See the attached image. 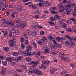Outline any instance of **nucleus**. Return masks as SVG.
Segmentation results:
<instances>
[{"label": "nucleus", "instance_id": "obj_20", "mask_svg": "<svg viewBox=\"0 0 76 76\" xmlns=\"http://www.w3.org/2000/svg\"><path fill=\"white\" fill-rule=\"evenodd\" d=\"M26 25L25 24L23 23V24H21L20 25V26L21 28H24L25 27Z\"/></svg>", "mask_w": 76, "mask_h": 76}, {"label": "nucleus", "instance_id": "obj_27", "mask_svg": "<svg viewBox=\"0 0 76 76\" xmlns=\"http://www.w3.org/2000/svg\"><path fill=\"white\" fill-rule=\"evenodd\" d=\"M20 42L22 44L24 43V42H25V39H24L23 37H22L21 38Z\"/></svg>", "mask_w": 76, "mask_h": 76}, {"label": "nucleus", "instance_id": "obj_33", "mask_svg": "<svg viewBox=\"0 0 76 76\" xmlns=\"http://www.w3.org/2000/svg\"><path fill=\"white\" fill-rule=\"evenodd\" d=\"M65 44L66 45H70V43L69 41H66L65 42Z\"/></svg>", "mask_w": 76, "mask_h": 76}, {"label": "nucleus", "instance_id": "obj_43", "mask_svg": "<svg viewBox=\"0 0 76 76\" xmlns=\"http://www.w3.org/2000/svg\"><path fill=\"white\" fill-rule=\"evenodd\" d=\"M2 63L4 65V66H6V65L7 64V62H6V61H3Z\"/></svg>", "mask_w": 76, "mask_h": 76}, {"label": "nucleus", "instance_id": "obj_7", "mask_svg": "<svg viewBox=\"0 0 76 76\" xmlns=\"http://www.w3.org/2000/svg\"><path fill=\"white\" fill-rule=\"evenodd\" d=\"M23 58V56H19L18 58H16L15 59V61L18 62V61H19L22 58Z\"/></svg>", "mask_w": 76, "mask_h": 76}, {"label": "nucleus", "instance_id": "obj_12", "mask_svg": "<svg viewBox=\"0 0 76 76\" xmlns=\"http://www.w3.org/2000/svg\"><path fill=\"white\" fill-rule=\"evenodd\" d=\"M6 60L8 61H9V62H12V61H13V59L12 58H6Z\"/></svg>", "mask_w": 76, "mask_h": 76}, {"label": "nucleus", "instance_id": "obj_36", "mask_svg": "<svg viewBox=\"0 0 76 76\" xmlns=\"http://www.w3.org/2000/svg\"><path fill=\"white\" fill-rule=\"evenodd\" d=\"M61 59L65 61L66 60V58L64 56H62L61 57Z\"/></svg>", "mask_w": 76, "mask_h": 76}, {"label": "nucleus", "instance_id": "obj_6", "mask_svg": "<svg viewBox=\"0 0 76 76\" xmlns=\"http://www.w3.org/2000/svg\"><path fill=\"white\" fill-rule=\"evenodd\" d=\"M49 46L51 49H54L55 48V46L54 44H52V43L50 42L48 43Z\"/></svg>", "mask_w": 76, "mask_h": 76}, {"label": "nucleus", "instance_id": "obj_56", "mask_svg": "<svg viewBox=\"0 0 76 76\" xmlns=\"http://www.w3.org/2000/svg\"><path fill=\"white\" fill-rule=\"evenodd\" d=\"M67 30L70 32H72V29L70 28H68Z\"/></svg>", "mask_w": 76, "mask_h": 76}, {"label": "nucleus", "instance_id": "obj_1", "mask_svg": "<svg viewBox=\"0 0 76 76\" xmlns=\"http://www.w3.org/2000/svg\"><path fill=\"white\" fill-rule=\"evenodd\" d=\"M27 49L26 50V53L24 56H32V54H31V50L32 49V46H31L28 45L27 47Z\"/></svg>", "mask_w": 76, "mask_h": 76}, {"label": "nucleus", "instance_id": "obj_37", "mask_svg": "<svg viewBox=\"0 0 76 76\" xmlns=\"http://www.w3.org/2000/svg\"><path fill=\"white\" fill-rule=\"evenodd\" d=\"M35 62L31 61L30 62L28 63V64H34Z\"/></svg>", "mask_w": 76, "mask_h": 76}, {"label": "nucleus", "instance_id": "obj_47", "mask_svg": "<svg viewBox=\"0 0 76 76\" xmlns=\"http://www.w3.org/2000/svg\"><path fill=\"white\" fill-rule=\"evenodd\" d=\"M56 39L58 41V42L60 41V40L61 39V38H60L58 37H56Z\"/></svg>", "mask_w": 76, "mask_h": 76}, {"label": "nucleus", "instance_id": "obj_15", "mask_svg": "<svg viewBox=\"0 0 76 76\" xmlns=\"http://www.w3.org/2000/svg\"><path fill=\"white\" fill-rule=\"evenodd\" d=\"M2 34L4 36H6L8 34V32L7 31H2Z\"/></svg>", "mask_w": 76, "mask_h": 76}, {"label": "nucleus", "instance_id": "obj_25", "mask_svg": "<svg viewBox=\"0 0 76 76\" xmlns=\"http://www.w3.org/2000/svg\"><path fill=\"white\" fill-rule=\"evenodd\" d=\"M15 73V70H12L10 71L9 72V75H11L13 73Z\"/></svg>", "mask_w": 76, "mask_h": 76}, {"label": "nucleus", "instance_id": "obj_3", "mask_svg": "<svg viewBox=\"0 0 76 76\" xmlns=\"http://www.w3.org/2000/svg\"><path fill=\"white\" fill-rule=\"evenodd\" d=\"M29 73H37L39 75H42V72L38 70L35 69L33 71L30 70Z\"/></svg>", "mask_w": 76, "mask_h": 76}, {"label": "nucleus", "instance_id": "obj_51", "mask_svg": "<svg viewBox=\"0 0 76 76\" xmlns=\"http://www.w3.org/2000/svg\"><path fill=\"white\" fill-rule=\"evenodd\" d=\"M0 58L1 60H4V58L2 56H0Z\"/></svg>", "mask_w": 76, "mask_h": 76}, {"label": "nucleus", "instance_id": "obj_41", "mask_svg": "<svg viewBox=\"0 0 76 76\" xmlns=\"http://www.w3.org/2000/svg\"><path fill=\"white\" fill-rule=\"evenodd\" d=\"M50 51V50L49 49H46L45 50V52L46 53H48Z\"/></svg>", "mask_w": 76, "mask_h": 76}, {"label": "nucleus", "instance_id": "obj_39", "mask_svg": "<svg viewBox=\"0 0 76 76\" xmlns=\"http://www.w3.org/2000/svg\"><path fill=\"white\" fill-rule=\"evenodd\" d=\"M37 25H34L33 26V29L34 30H36V29H37Z\"/></svg>", "mask_w": 76, "mask_h": 76}, {"label": "nucleus", "instance_id": "obj_31", "mask_svg": "<svg viewBox=\"0 0 76 76\" xmlns=\"http://www.w3.org/2000/svg\"><path fill=\"white\" fill-rule=\"evenodd\" d=\"M21 68L23 70H25L27 69V67L25 65H22Z\"/></svg>", "mask_w": 76, "mask_h": 76}, {"label": "nucleus", "instance_id": "obj_55", "mask_svg": "<svg viewBox=\"0 0 76 76\" xmlns=\"http://www.w3.org/2000/svg\"><path fill=\"white\" fill-rule=\"evenodd\" d=\"M59 23L60 25H63V21H60L59 22Z\"/></svg>", "mask_w": 76, "mask_h": 76}, {"label": "nucleus", "instance_id": "obj_28", "mask_svg": "<svg viewBox=\"0 0 76 76\" xmlns=\"http://www.w3.org/2000/svg\"><path fill=\"white\" fill-rule=\"evenodd\" d=\"M67 73V71H65L61 72V74L62 75H64L65 73Z\"/></svg>", "mask_w": 76, "mask_h": 76}, {"label": "nucleus", "instance_id": "obj_23", "mask_svg": "<svg viewBox=\"0 0 76 76\" xmlns=\"http://www.w3.org/2000/svg\"><path fill=\"white\" fill-rule=\"evenodd\" d=\"M30 6L34 9L37 8V6H36V5H31Z\"/></svg>", "mask_w": 76, "mask_h": 76}, {"label": "nucleus", "instance_id": "obj_40", "mask_svg": "<svg viewBox=\"0 0 76 76\" xmlns=\"http://www.w3.org/2000/svg\"><path fill=\"white\" fill-rule=\"evenodd\" d=\"M29 32L30 31L29 30H27L26 31L25 33L24 34L28 35H29Z\"/></svg>", "mask_w": 76, "mask_h": 76}, {"label": "nucleus", "instance_id": "obj_50", "mask_svg": "<svg viewBox=\"0 0 76 76\" xmlns=\"http://www.w3.org/2000/svg\"><path fill=\"white\" fill-rule=\"evenodd\" d=\"M33 45L35 48H37V45L36 43H34V44H33Z\"/></svg>", "mask_w": 76, "mask_h": 76}, {"label": "nucleus", "instance_id": "obj_14", "mask_svg": "<svg viewBox=\"0 0 76 76\" xmlns=\"http://www.w3.org/2000/svg\"><path fill=\"white\" fill-rule=\"evenodd\" d=\"M37 33L36 31H34L32 32L31 34V37H33L34 36H35L37 35Z\"/></svg>", "mask_w": 76, "mask_h": 76}, {"label": "nucleus", "instance_id": "obj_49", "mask_svg": "<svg viewBox=\"0 0 76 76\" xmlns=\"http://www.w3.org/2000/svg\"><path fill=\"white\" fill-rule=\"evenodd\" d=\"M66 23L67 25H69L71 23L70 21L69 20H67L66 22Z\"/></svg>", "mask_w": 76, "mask_h": 76}, {"label": "nucleus", "instance_id": "obj_58", "mask_svg": "<svg viewBox=\"0 0 76 76\" xmlns=\"http://www.w3.org/2000/svg\"><path fill=\"white\" fill-rule=\"evenodd\" d=\"M50 11H51V13H52L53 14H54V13L55 11H54V10H53V9L52 8L50 10Z\"/></svg>", "mask_w": 76, "mask_h": 76}, {"label": "nucleus", "instance_id": "obj_30", "mask_svg": "<svg viewBox=\"0 0 76 76\" xmlns=\"http://www.w3.org/2000/svg\"><path fill=\"white\" fill-rule=\"evenodd\" d=\"M57 54V52L55 51V52H51V54L53 55H56Z\"/></svg>", "mask_w": 76, "mask_h": 76}, {"label": "nucleus", "instance_id": "obj_32", "mask_svg": "<svg viewBox=\"0 0 76 76\" xmlns=\"http://www.w3.org/2000/svg\"><path fill=\"white\" fill-rule=\"evenodd\" d=\"M72 14L73 15V16H76V12L74 11H72Z\"/></svg>", "mask_w": 76, "mask_h": 76}, {"label": "nucleus", "instance_id": "obj_53", "mask_svg": "<svg viewBox=\"0 0 76 76\" xmlns=\"http://www.w3.org/2000/svg\"><path fill=\"white\" fill-rule=\"evenodd\" d=\"M42 39L44 40L45 42H47V39L45 37H43L42 38Z\"/></svg>", "mask_w": 76, "mask_h": 76}, {"label": "nucleus", "instance_id": "obj_22", "mask_svg": "<svg viewBox=\"0 0 76 76\" xmlns=\"http://www.w3.org/2000/svg\"><path fill=\"white\" fill-rule=\"evenodd\" d=\"M61 18V15H58L56 16H55L54 17V18L55 19H60Z\"/></svg>", "mask_w": 76, "mask_h": 76}, {"label": "nucleus", "instance_id": "obj_21", "mask_svg": "<svg viewBox=\"0 0 76 76\" xmlns=\"http://www.w3.org/2000/svg\"><path fill=\"white\" fill-rule=\"evenodd\" d=\"M18 54L19 55H22V54H23V51H22V50H20L18 51Z\"/></svg>", "mask_w": 76, "mask_h": 76}, {"label": "nucleus", "instance_id": "obj_57", "mask_svg": "<svg viewBox=\"0 0 76 76\" xmlns=\"http://www.w3.org/2000/svg\"><path fill=\"white\" fill-rule=\"evenodd\" d=\"M39 17V16L38 15H36V16H35V18L36 19H38Z\"/></svg>", "mask_w": 76, "mask_h": 76}, {"label": "nucleus", "instance_id": "obj_52", "mask_svg": "<svg viewBox=\"0 0 76 76\" xmlns=\"http://www.w3.org/2000/svg\"><path fill=\"white\" fill-rule=\"evenodd\" d=\"M9 50V48H8V47H6L4 48V50L5 51H8Z\"/></svg>", "mask_w": 76, "mask_h": 76}, {"label": "nucleus", "instance_id": "obj_62", "mask_svg": "<svg viewBox=\"0 0 76 76\" xmlns=\"http://www.w3.org/2000/svg\"><path fill=\"white\" fill-rule=\"evenodd\" d=\"M52 9H53V10H57V7H52Z\"/></svg>", "mask_w": 76, "mask_h": 76}, {"label": "nucleus", "instance_id": "obj_19", "mask_svg": "<svg viewBox=\"0 0 76 76\" xmlns=\"http://www.w3.org/2000/svg\"><path fill=\"white\" fill-rule=\"evenodd\" d=\"M65 38H66L68 39H69V40H72V38L70 37L69 35H66L65 36Z\"/></svg>", "mask_w": 76, "mask_h": 76}, {"label": "nucleus", "instance_id": "obj_63", "mask_svg": "<svg viewBox=\"0 0 76 76\" xmlns=\"http://www.w3.org/2000/svg\"><path fill=\"white\" fill-rule=\"evenodd\" d=\"M64 10H59L58 12L59 13H61L62 12H63Z\"/></svg>", "mask_w": 76, "mask_h": 76}, {"label": "nucleus", "instance_id": "obj_4", "mask_svg": "<svg viewBox=\"0 0 76 76\" xmlns=\"http://www.w3.org/2000/svg\"><path fill=\"white\" fill-rule=\"evenodd\" d=\"M19 30L17 29H14L12 30V32H10V37H12V33L14 34H19Z\"/></svg>", "mask_w": 76, "mask_h": 76}, {"label": "nucleus", "instance_id": "obj_2", "mask_svg": "<svg viewBox=\"0 0 76 76\" xmlns=\"http://www.w3.org/2000/svg\"><path fill=\"white\" fill-rule=\"evenodd\" d=\"M4 23L5 24H7V25H9L13 26L15 25V26H20V24L18 23H15L12 21V20H10L8 21L5 20L4 21Z\"/></svg>", "mask_w": 76, "mask_h": 76}, {"label": "nucleus", "instance_id": "obj_18", "mask_svg": "<svg viewBox=\"0 0 76 76\" xmlns=\"http://www.w3.org/2000/svg\"><path fill=\"white\" fill-rule=\"evenodd\" d=\"M25 60L26 61L28 62H29V61H31V60H32V58L29 57H28L26 58Z\"/></svg>", "mask_w": 76, "mask_h": 76}, {"label": "nucleus", "instance_id": "obj_60", "mask_svg": "<svg viewBox=\"0 0 76 76\" xmlns=\"http://www.w3.org/2000/svg\"><path fill=\"white\" fill-rule=\"evenodd\" d=\"M70 20H72V21H75V18H70Z\"/></svg>", "mask_w": 76, "mask_h": 76}, {"label": "nucleus", "instance_id": "obj_5", "mask_svg": "<svg viewBox=\"0 0 76 76\" xmlns=\"http://www.w3.org/2000/svg\"><path fill=\"white\" fill-rule=\"evenodd\" d=\"M8 44L10 47H15L16 45V43L15 41L11 40H9L8 42Z\"/></svg>", "mask_w": 76, "mask_h": 76}, {"label": "nucleus", "instance_id": "obj_35", "mask_svg": "<svg viewBox=\"0 0 76 76\" xmlns=\"http://www.w3.org/2000/svg\"><path fill=\"white\" fill-rule=\"evenodd\" d=\"M6 4V2H5V1L2 0L1 1V4H2V6H4V5H5Z\"/></svg>", "mask_w": 76, "mask_h": 76}, {"label": "nucleus", "instance_id": "obj_45", "mask_svg": "<svg viewBox=\"0 0 76 76\" xmlns=\"http://www.w3.org/2000/svg\"><path fill=\"white\" fill-rule=\"evenodd\" d=\"M66 7L67 9H69L70 8H71L72 7V6L69 4H67L66 5Z\"/></svg>", "mask_w": 76, "mask_h": 76}, {"label": "nucleus", "instance_id": "obj_9", "mask_svg": "<svg viewBox=\"0 0 76 76\" xmlns=\"http://www.w3.org/2000/svg\"><path fill=\"white\" fill-rule=\"evenodd\" d=\"M37 43L39 44H44V40L42 39H40L39 41H38Z\"/></svg>", "mask_w": 76, "mask_h": 76}, {"label": "nucleus", "instance_id": "obj_13", "mask_svg": "<svg viewBox=\"0 0 76 76\" xmlns=\"http://www.w3.org/2000/svg\"><path fill=\"white\" fill-rule=\"evenodd\" d=\"M56 72V69L54 68H52L51 69L50 72L52 74H54Z\"/></svg>", "mask_w": 76, "mask_h": 76}, {"label": "nucleus", "instance_id": "obj_29", "mask_svg": "<svg viewBox=\"0 0 76 76\" xmlns=\"http://www.w3.org/2000/svg\"><path fill=\"white\" fill-rule=\"evenodd\" d=\"M12 54L14 56H18V53L17 52H14Z\"/></svg>", "mask_w": 76, "mask_h": 76}, {"label": "nucleus", "instance_id": "obj_24", "mask_svg": "<svg viewBox=\"0 0 76 76\" xmlns=\"http://www.w3.org/2000/svg\"><path fill=\"white\" fill-rule=\"evenodd\" d=\"M25 44L26 45H29V41L28 40H26L25 41Z\"/></svg>", "mask_w": 76, "mask_h": 76}, {"label": "nucleus", "instance_id": "obj_46", "mask_svg": "<svg viewBox=\"0 0 76 76\" xmlns=\"http://www.w3.org/2000/svg\"><path fill=\"white\" fill-rule=\"evenodd\" d=\"M50 19L51 21H54V20H55V18L52 17H50Z\"/></svg>", "mask_w": 76, "mask_h": 76}, {"label": "nucleus", "instance_id": "obj_38", "mask_svg": "<svg viewBox=\"0 0 76 76\" xmlns=\"http://www.w3.org/2000/svg\"><path fill=\"white\" fill-rule=\"evenodd\" d=\"M70 66H71V67L73 68H74V67L75 66V64L73 63H71L70 64Z\"/></svg>", "mask_w": 76, "mask_h": 76}, {"label": "nucleus", "instance_id": "obj_42", "mask_svg": "<svg viewBox=\"0 0 76 76\" xmlns=\"http://www.w3.org/2000/svg\"><path fill=\"white\" fill-rule=\"evenodd\" d=\"M28 35L26 34H24V37L25 39H27L28 38Z\"/></svg>", "mask_w": 76, "mask_h": 76}, {"label": "nucleus", "instance_id": "obj_17", "mask_svg": "<svg viewBox=\"0 0 76 76\" xmlns=\"http://www.w3.org/2000/svg\"><path fill=\"white\" fill-rule=\"evenodd\" d=\"M42 63L44 64H49V61H42Z\"/></svg>", "mask_w": 76, "mask_h": 76}, {"label": "nucleus", "instance_id": "obj_54", "mask_svg": "<svg viewBox=\"0 0 76 76\" xmlns=\"http://www.w3.org/2000/svg\"><path fill=\"white\" fill-rule=\"evenodd\" d=\"M71 5L72 6H73V7H74V8L76 7V4H75L73 3L71 4Z\"/></svg>", "mask_w": 76, "mask_h": 76}, {"label": "nucleus", "instance_id": "obj_44", "mask_svg": "<svg viewBox=\"0 0 76 76\" xmlns=\"http://www.w3.org/2000/svg\"><path fill=\"white\" fill-rule=\"evenodd\" d=\"M66 14H67V15H70V11H69V10H66Z\"/></svg>", "mask_w": 76, "mask_h": 76}, {"label": "nucleus", "instance_id": "obj_34", "mask_svg": "<svg viewBox=\"0 0 76 76\" xmlns=\"http://www.w3.org/2000/svg\"><path fill=\"white\" fill-rule=\"evenodd\" d=\"M48 23L52 26H54V23H53L52 22L49 21Z\"/></svg>", "mask_w": 76, "mask_h": 76}, {"label": "nucleus", "instance_id": "obj_64", "mask_svg": "<svg viewBox=\"0 0 76 76\" xmlns=\"http://www.w3.org/2000/svg\"><path fill=\"white\" fill-rule=\"evenodd\" d=\"M37 26L38 28H43V26L41 25H38Z\"/></svg>", "mask_w": 76, "mask_h": 76}, {"label": "nucleus", "instance_id": "obj_59", "mask_svg": "<svg viewBox=\"0 0 76 76\" xmlns=\"http://www.w3.org/2000/svg\"><path fill=\"white\" fill-rule=\"evenodd\" d=\"M44 34V31H42L40 32V35H43Z\"/></svg>", "mask_w": 76, "mask_h": 76}, {"label": "nucleus", "instance_id": "obj_16", "mask_svg": "<svg viewBox=\"0 0 76 76\" xmlns=\"http://www.w3.org/2000/svg\"><path fill=\"white\" fill-rule=\"evenodd\" d=\"M39 68L41 69H44L45 68V66L44 65L41 64L39 65Z\"/></svg>", "mask_w": 76, "mask_h": 76}, {"label": "nucleus", "instance_id": "obj_8", "mask_svg": "<svg viewBox=\"0 0 76 76\" xmlns=\"http://www.w3.org/2000/svg\"><path fill=\"white\" fill-rule=\"evenodd\" d=\"M13 11H14V12L12 13L11 15V16L12 17V18H14L15 17V13H18V11L15 10H13Z\"/></svg>", "mask_w": 76, "mask_h": 76}, {"label": "nucleus", "instance_id": "obj_26", "mask_svg": "<svg viewBox=\"0 0 76 76\" xmlns=\"http://www.w3.org/2000/svg\"><path fill=\"white\" fill-rule=\"evenodd\" d=\"M62 27L64 28H65V29H66L67 28V25L66 24H64L62 26Z\"/></svg>", "mask_w": 76, "mask_h": 76}, {"label": "nucleus", "instance_id": "obj_10", "mask_svg": "<svg viewBox=\"0 0 76 76\" xmlns=\"http://www.w3.org/2000/svg\"><path fill=\"white\" fill-rule=\"evenodd\" d=\"M18 11H21V10H22L23 9V7L22 6L21 4H19L18 5Z\"/></svg>", "mask_w": 76, "mask_h": 76}, {"label": "nucleus", "instance_id": "obj_48", "mask_svg": "<svg viewBox=\"0 0 76 76\" xmlns=\"http://www.w3.org/2000/svg\"><path fill=\"white\" fill-rule=\"evenodd\" d=\"M61 1L63 3H67V0H62Z\"/></svg>", "mask_w": 76, "mask_h": 76}, {"label": "nucleus", "instance_id": "obj_61", "mask_svg": "<svg viewBox=\"0 0 76 76\" xmlns=\"http://www.w3.org/2000/svg\"><path fill=\"white\" fill-rule=\"evenodd\" d=\"M45 13V14H48L49 13V12L47 11L46 10H45L43 11Z\"/></svg>", "mask_w": 76, "mask_h": 76}, {"label": "nucleus", "instance_id": "obj_11", "mask_svg": "<svg viewBox=\"0 0 76 76\" xmlns=\"http://www.w3.org/2000/svg\"><path fill=\"white\" fill-rule=\"evenodd\" d=\"M48 39H49L50 41H52V40L53 39H54L55 38H53L52 36L49 35L48 37Z\"/></svg>", "mask_w": 76, "mask_h": 76}]
</instances>
